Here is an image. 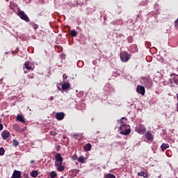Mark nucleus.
I'll use <instances>...</instances> for the list:
<instances>
[{"label": "nucleus", "instance_id": "obj_1", "mask_svg": "<svg viewBox=\"0 0 178 178\" xmlns=\"http://www.w3.org/2000/svg\"><path fill=\"white\" fill-rule=\"evenodd\" d=\"M131 131V129L129 124L121 125L120 127V134H122V136H127V134H130Z\"/></svg>", "mask_w": 178, "mask_h": 178}, {"label": "nucleus", "instance_id": "obj_2", "mask_svg": "<svg viewBox=\"0 0 178 178\" xmlns=\"http://www.w3.org/2000/svg\"><path fill=\"white\" fill-rule=\"evenodd\" d=\"M120 58L122 62H129V60L130 59V58H131V56L130 55V54L126 51H122L120 54Z\"/></svg>", "mask_w": 178, "mask_h": 178}, {"label": "nucleus", "instance_id": "obj_3", "mask_svg": "<svg viewBox=\"0 0 178 178\" xmlns=\"http://www.w3.org/2000/svg\"><path fill=\"white\" fill-rule=\"evenodd\" d=\"M17 15L20 17V19H22V20H24V22H26V23H29V22H30V18H29V16L26 15L24 11H19Z\"/></svg>", "mask_w": 178, "mask_h": 178}, {"label": "nucleus", "instance_id": "obj_4", "mask_svg": "<svg viewBox=\"0 0 178 178\" xmlns=\"http://www.w3.org/2000/svg\"><path fill=\"white\" fill-rule=\"evenodd\" d=\"M63 163V159L62 158V155L60 153H58L56 155L55 165L59 166V165H62Z\"/></svg>", "mask_w": 178, "mask_h": 178}, {"label": "nucleus", "instance_id": "obj_5", "mask_svg": "<svg viewBox=\"0 0 178 178\" xmlns=\"http://www.w3.org/2000/svg\"><path fill=\"white\" fill-rule=\"evenodd\" d=\"M136 131L138 133V134H144L145 133L146 129L144 125H138L136 127Z\"/></svg>", "mask_w": 178, "mask_h": 178}, {"label": "nucleus", "instance_id": "obj_6", "mask_svg": "<svg viewBox=\"0 0 178 178\" xmlns=\"http://www.w3.org/2000/svg\"><path fill=\"white\" fill-rule=\"evenodd\" d=\"M1 137L3 140H8L10 137V133L7 130H4L1 132Z\"/></svg>", "mask_w": 178, "mask_h": 178}, {"label": "nucleus", "instance_id": "obj_7", "mask_svg": "<svg viewBox=\"0 0 178 178\" xmlns=\"http://www.w3.org/2000/svg\"><path fill=\"white\" fill-rule=\"evenodd\" d=\"M136 91L138 94H141V95H145V88H144L143 86H138Z\"/></svg>", "mask_w": 178, "mask_h": 178}, {"label": "nucleus", "instance_id": "obj_8", "mask_svg": "<svg viewBox=\"0 0 178 178\" xmlns=\"http://www.w3.org/2000/svg\"><path fill=\"white\" fill-rule=\"evenodd\" d=\"M21 177H22V172L20 171H17L15 170L11 178H21Z\"/></svg>", "mask_w": 178, "mask_h": 178}, {"label": "nucleus", "instance_id": "obj_9", "mask_svg": "<svg viewBox=\"0 0 178 178\" xmlns=\"http://www.w3.org/2000/svg\"><path fill=\"white\" fill-rule=\"evenodd\" d=\"M13 129L17 131V133H23V131H24V129L21 128L20 126L17 125V124H15L13 126Z\"/></svg>", "mask_w": 178, "mask_h": 178}, {"label": "nucleus", "instance_id": "obj_10", "mask_svg": "<svg viewBox=\"0 0 178 178\" xmlns=\"http://www.w3.org/2000/svg\"><path fill=\"white\" fill-rule=\"evenodd\" d=\"M118 124H120V126L126 125L127 124V118L123 117L121 118V120L118 121Z\"/></svg>", "mask_w": 178, "mask_h": 178}, {"label": "nucleus", "instance_id": "obj_11", "mask_svg": "<svg viewBox=\"0 0 178 178\" xmlns=\"http://www.w3.org/2000/svg\"><path fill=\"white\" fill-rule=\"evenodd\" d=\"M16 120L17 122H20L21 123H26V120H24V118H23V116L19 114L17 115Z\"/></svg>", "mask_w": 178, "mask_h": 178}, {"label": "nucleus", "instance_id": "obj_12", "mask_svg": "<svg viewBox=\"0 0 178 178\" xmlns=\"http://www.w3.org/2000/svg\"><path fill=\"white\" fill-rule=\"evenodd\" d=\"M56 118L57 120H63V119L65 118V113H57L56 114Z\"/></svg>", "mask_w": 178, "mask_h": 178}, {"label": "nucleus", "instance_id": "obj_13", "mask_svg": "<svg viewBox=\"0 0 178 178\" xmlns=\"http://www.w3.org/2000/svg\"><path fill=\"white\" fill-rule=\"evenodd\" d=\"M69 88H70V84L69 83L66 82L62 84V90L63 91H66L69 90Z\"/></svg>", "mask_w": 178, "mask_h": 178}, {"label": "nucleus", "instance_id": "obj_14", "mask_svg": "<svg viewBox=\"0 0 178 178\" xmlns=\"http://www.w3.org/2000/svg\"><path fill=\"white\" fill-rule=\"evenodd\" d=\"M24 65L27 70H34V67L30 66V61H26Z\"/></svg>", "mask_w": 178, "mask_h": 178}, {"label": "nucleus", "instance_id": "obj_15", "mask_svg": "<svg viewBox=\"0 0 178 178\" xmlns=\"http://www.w3.org/2000/svg\"><path fill=\"white\" fill-rule=\"evenodd\" d=\"M83 149L86 152L91 151V149L92 148V146H91L90 143H87L86 145H83Z\"/></svg>", "mask_w": 178, "mask_h": 178}, {"label": "nucleus", "instance_id": "obj_16", "mask_svg": "<svg viewBox=\"0 0 178 178\" xmlns=\"http://www.w3.org/2000/svg\"><path fill=\"white\" fill-rule=\"evenodd\" d=\"M145 136L147 140H149V141H151V140H152L153 138L152 134H151V132H149V131L146 132Z\"/></svg>", "mask_w": 178, "mask_h": 178}, {"label": "nucleus", "instance_id": "obj_17", "mask_svg": "<svg viewBox=\"0 0 178 178\" xmlns=\"http://www.w3.org/2000/svg\"><path fill=\"white\" fill-rule=\"evenodd\" d=\"M169 81L171 84H172V83H175V84L178 85V76H175L174 79H170Z\"/></svg>", "mask_w": 178, "mask_h": 178}, {"label": "nucleus", "instance_id": "obj_18", "mask_svg": "<svg viewBox=\"0 0 178 178\" xmlns=\"http://www.w3.org/2000/svg\"><path fill=\"white\" fill-rule=\"evenodd\" d=\"M69 34L71 37H77V34H79V33L74 30H72L69 31Z\"/></svg>", "mask_w": 178, "mask_h": 178}, {"label": "nucleus", "instance_id": "obj_19", "mask_svg": "<svg viewBox=\"0 0 178 178\" xmlns=\"http://www.w3.org/2000/svg\"><path fill=\"white\" fill-rule=\"evenodd\" d=\"M169 148V144L168 143H163L161 145V149L162 151H165V149H168Z\"/></svg>", "mask_w": 178, "mask_h": 178}, {"label": "nucleus", "instance_id": "obj_20", "mask_svg": "<svg viewBox=\"0 0 178 178\" xmlns=\"http://www.w3.org/2000/svg\"><path fill=\"white\" fill-rule=\"evenodd\" d=\"M78 162H79V163H84V162H86V159H84V156H81L78 159Z\"/></svg>", "mask_w": 178, "mask_h": 178}, {"label": "nucleus", "instance_id": "obj_21", "mask_svg": "<svg viewBox=\"0 0 178 178\" xmlns=\"http://www.w3.org/2000/svg\"><path fill=\"white\" fill-rule=\"evenodd\" d=\"M57 170L58 172H63V170H65V167L62 164L59 165H58Z\"/></svg>", "mask_w": 178, "mask_h": 178}, {"label": "nucleus", "instance_id": "obj_22", "mask_svg": "<svg viewBox=\"0 0 178 178\" xmlns=\"http://www.w3.org/2000/svg\"><path fill=\"white\" fill-rule=\"evenodd\" d=\"M31 176L32 177H37V176H38V171H32L31 173Z\"/></svg>", "mask_w": 178, "mask_h": 178}, {"label": "nucleus", "instance_id": "obj_23", "mask_svg": "<svg viewBox=\"0 0 178 178\" xmlns=\"http://www.w3.org/2000/svg\"><path fill=\"white\" fill-rule=\"evenodd\" d=\"M31 27H33V29H34V30H37V29H38V25L34 22H31Z\"/></svg>", "mask_w": 178, "mask_h": 178}, {"label": "nucleus", "instance_id": "obj_24", "mask_svg": "<svg viewBox=\"0 0 178 178\" xmlns=\"http://www.w3.org/2000/svg\"><path fill=\"white\" fill-rule=\"evenodd\" d=\"M56 176H57L56 172H55V171L50 172V177L51 178H55V177H56Z\"/></svg>", "mask_w": 178, "mask_h": 178}, {"label": "nucleus", "instance_id": "obj_25", "mask_svg": "<svg viewBox=\"0 0 178 178\" xmlns=\"http://www.w3.org/2000/svg\"><path fill=\"white\" fill-rule=\"evenodd\" d=\"M138 175L140 176L141 177H147V173L144 172H138Z\"/></svg>", "mask_w": 178, "mask_h": 178}, {"label": "nucleus", "instance_id": "obj_26", "mask_svg": "<svg viewBox=\"0 0 178 178\" xmlns=\"http://www.w3.org/2000/svg\"><path fill=\"white\" fill-rule=\"evenodd\" d=\"M13 147H17V145H19V142L17 141V140L14 139L13 140Z\"/></svg>", "mask_w": 178, "mask_h": 178}, {"label": "nucleus", "instance_id": "obj_27", "mask_svg": "<svg viewBox=\"0 0 178 178\" xmlns=\"http://www.w3.org/2000/svg\"><path fill=\"white\" fill-rule=\"evenodd\" d=\"M0 155L1 156H3V155H5V149H3V147L0 148Z\"/></svg>", "mask_w": 178, "mask_h": 178}, {"label": "nucleus", "instance_id": "obj_28", "mask_svg": "<svg viewBox=\"0 0 178 178\" xmlns=\"http://www.w3.org/2000/svg\"><path fill=\"white\" fill-rule=\"evenodd\" d=\"M105 178H116L113 174H107L105 175Z\"/></svg>", "mask_w": 178, "mask_h": 178}, {"label": "nucleus", "instance_id": "obj_29", "mask_svg": "<svg viewBox=\"0 0 178 178\" xmlns=\"http://www.w3.org/2000/svg\"><path fill=\"white\" fill-rule=\"evenodd\" d=\"M73 137L75 140H79V134H74Z\"/></svg>", "mask_w": 178, "mask_h": 178}, {"label": "nucleus", "instance_id": "obj_30", "mask_svg": "<svg viewBox=\"0 0 178 178\" xmlns=\"http://www.w3.org/2000/svg\"><path fill=\"white\" fill-rule=\"evenodd\" d=\"M56 151H59L60 149V145H57L56 147Z\"/></svg>", "mask_w": 178, "mask_h": 178}, {"label": "nucleus", "instance_id": "obj_31", "mask_svg": "<svg viewBox=\"0 0 178 178\" xmlns=\"http://www.w3.org/2000/svg\"><path fill=\"white\" fill-rule=\"evenodd\" d=\"M63 79L64 80H66V79H67V75H66V74H64L63 75Z\"/></svg>", "mask_w": 178, "mask_h": 178}, {"label": "nucleus", "instance_id": "obj_32", "mask_svg": "<svg viewBox=\"0 0 178 178\" xmlns=\"http://www.w3.org/2000/svg\"><path fill=\"white\" fill-rule=\"evenodd\" d=\"M175 27L178 29V19L175 21Z\"/></svg>", "mask_w": 178, "mask_h": 178}, {"label": "nucleus", "instance_id": "obj_33", "mask_svg": "<svg viewBox=\"0 0 178 178\" xmlns=\"http://www.w3.org/2000/svg\"><path fill=\"white\" fill-rule=\"evenodd\" d=\"M3 130V124H0V131Z\"/></svg>", "mask_w": 178, "mask_h": 178}, {"label": "nucleus", "instance_id": "obj_34", "mask_svg": "<svg viewBox=\"0 0 178 178\" xmlns=\"http://www.w3.org/2000/svg\"><path fill=\"white\" fill-rule=\"evenodd\" d=\"M50 134H51V136H55V135H56V133H55L54 131H51Z\"/></svg>", "mask_w": 178, "mask_h": 178}, {"label": "nucleus", "instance_id": "obj_35", "mask_svg": "<svg viewBox=\"0 0 178 178\" xmlns=\"http://www.w3.org/2000/svg\"><path fill=\"white\" fill-rule=\"evenodd\" d=\"M72 159L73 161H76V159H77V156H72Z\"/></svg>", "mask_w": 178, "mask_h": 178}, {"label": "nucleus", "instance_id": "obj_36", "mask_svg": "<svg viewBox=\"0 0 178 178\" xmlns=\"http://www.w3.org/2000/svg\"><path fill=\"white\" fill-rule=\"evenodd\" d=\"M53 99H54V97H50V98H49V101H53Z\"/></svg>", "mask_w": 178, "mask_h": 178}, {"label": "nucleus", "instance_id": "obj_37", "mask_svg": "<svg viewBox=\"0 0 178 178\" xmlns=\"http://www.w3.org/2000/svg\"><path fill=\"white\" fill-rule=\"evenodd\" d=\"M35 161L34 160H32L30 161V163H34Z\"/></svg>", "mask_w": 178, "mask_h": 178}, {"label": "nucleus", "instance_id": "obj_38", "mask_svg": "<svg viewBox=\"0 0 178 178\" xmlns=\"http://www.w3.org/2000/svg\"><path fill=\"white\" fill-rule=\"evenodd\" d=\"M10 9H11L12 10H13V8H12V6H10Z\"/></svg>", "mask_w": 178, "mask_h": 178}, {"label": "nucleus", "instance_id": "obj_39", "mask_svg": "<svg viewBox=\"0 0 178 178\" xmlns=\"http://www.w3.org/2000/svg\"><path fill=\"white\" fill-rule=\"evenodd\" d=\"M177 99H178V94L177 95Z\"/></svg>", "mask_w": 178, "mask_h": 178}, {"label": "nucleus", "instance_id": "obj_40", "mask_svg": "<svg viewBox=\"0 0 178 178\" xmlns=\"http://www.w3.org/2000/svg\"><path fill=\"white\" fill-rule=\"evenodd\" d=\"M63 138H66V137L63 136Z\"/></svg>", "mask_w": 178, "mask_h": 178}]
</instances>
